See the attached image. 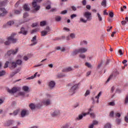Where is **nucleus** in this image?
Masks as SVG:
<instances>
[{
  "mask_svg": "<svg viewBox=\"0 0 128 128\" xmlns=\"http://www.w3.org/2000/svg\"><path fill=\"white\" fill-rule=\"evenodd\" d=\"M43 104H44V106H50V104H52V101L50 99H44L42 102L38 103L36 106L38 108H40Z\"/></svg>",
  "mask_w": 128,
  "mask_h": 128,
  "instance_id": "nucleus-1",
  "label": "nucleus"
},
{
  "mask_svg": "<svg viewBox=\"0 0 128 128\" xmlns=\"http://www.w3.org/2000/svg\"><path fill=\"white\" fill-rule=\"evenodd\" d=\"M14 36H16V34H12L8 38V40L4 42V44H6V46H8V44H10V42H12V44H16V39L14 38Z\"/></svg>",
  "mask_w": 128,
  "mask_h": 128,
  "instance_id": "nucleus-2",
  "label": "nucleus"
},
{
  "mask_svg": "<svg viewBox=\"0 0 128 128\" xmlns=\"http://www.w3.org/2000/svg\"><path fill=\"white\" fill-rule=\"evenodd\" d=\"M42 1V0H33V2L32 3V6L34 8H35V10H39L40 8V5H38L36 2H40Z\"/></svg>",
  "mask_w": 128,
  "mask_h": 128,
  "instance_id": "nucleus-3",
  "label": "nucleus"
},
{
  "mask_svg": "<svg viewBox=\"0 0 128 128\" xmlns=\"http://www.w3.org/2000/svg\"><path fill=\"white\" fill-rule=\"evenodd\" d=\"M50 26H47L44 30L41 32V34L42 36H48V34H50Z\"/></svg>",
  "mask_w": 128,
  "mask_h": 128,
  "instance_id": "nucleus-4",
  "label": "nucleus"
},
{
  "mask_svg": "<svg viewBox=\"0 0 128 128\" xmlns=\"http://www.w3.org/2000/svg\"><path fill=\"white\" fill-rule=\"evenodd\" d=\"M20 90V87H14L12 90L8 89V92L9 94H14Z\"/></svg>",
  "mask_w": 128,
  "mask_h": 128,
  "instance_id": "nucleus-5",
  "label": "nucleus"
},
{
  "mask_svg": "<svg viewBox=\"0 0 128 128\" xmlns=\"http://www.w3.org/2000/svg\"><path fill=\"white\" fill-rule=\"evenodd\" d=\"M84 16L86 18V20L88 21L92 20V13L90 12H86L84 14Z\"/></svg>",
  "mask_w": 128,
  "mask_h": 128,
  "instance_id": "nucleus-6",
  "label": "nucleus"
},
{
  "mask_svg": "<svg viewBox=\"0 0 128 128\" xmlns=\"http://www.w3.org/2000/svg\"><path fill=\"white\" fill-rule=\"evenodd\" d=\"M90 112H92V108H90L88 110V112L87 113H84L82 115H79L78 117L76 118V120H82L83 116H86V114H90Z\"/></svg>",
  "mask_w": 128,
  "mask_h": 128,
  "instance_id": "nucleus-7",
  "label": "nucleus"
},
{
  "mask_svg": "<svg viewBox=\"0 0 128 128\" xmlns=\"http://www.w3.org/2000/svg\"><path fill=\"white\" fill-rule=\"evenodd\" d=\"M78 88V84H76L72 86L70 90V92H72V94H74L76 92V90Z\"/></svg>",
  "mask_w": 128,
  "mask_h": 128,
  "instance_id": "nucleus-8",
  "label": "nucleus"
},
{
  "mask_svg": "<svg viewBox=\"0 0 128 128\" xmlns=\"http://www.w3.org/2000/svg\"><path fill=\"white\" fill-rule=\"evenodd\" d=\"M18 52V48H16L15 50H10L7 52V56H10V54H16V53Z\"/></svg>",
  "mask_w": 128,
  "mask_h": 128,
  "instance_id": "nucleus-9",
  "label": "nucleus"
},
{
  "mask_svg": "<svg viewBox=\"0 0 128 128\" xmlns=\"http://www.w3.org/2000/svg\"><path fill=\"white\" fill-rule=\"evenodd\" d=\"M0 11L1 13H0V16H4L6 14H8V12L4 8H2L0 6Z\"/></svg>",
  "mask_w": 128,
  "mask_h": 128,
  "instance_id": "nucleus-10",
  "label": "nucleus"
},
{
  "mask_svg": "<svg viewBox=\"0 0 128 128\" xmlns=\"http://www.w3.org/2000/svg\"><path fill=\"white\" fill-rule=\"evenodd\" d=\"M29 112L28 110H23L21 112V116L22 118H24L26 116H28Z\"/></svg>",
  "mask_w": 128,
  "mask_h": 128,
  "instance_id": "nucleus-11",
  "label": "nucleus"
},
{
  "mask_svg": "<svg viewBox=\"0 0 128 128\" xmlns=\"http://www.w3.org/2000/svg\"><path fill=\"white\" fill-rule=\"evenodd\" d=\"M10 70H14V68H16V63L14 62H12L10 63Z\"/></svg>",
  "mask_w": 128,
  "mask_h": 128,
  "instance_id": "nucleus-12",
  "label": "nucleus"
},
{
  "mask_svg": "<svg viewBox=\"0 0 128 128\" xmlns=\"http://www.w3.org/2000/svg\"><path fill=\"white\" fill-rule=\"evenodd\" d=\"M60 110H54L51 114L52 116H60Z\"/></svg>",
  "mask_w": 128,
  "mask_h": 128,
  "instance_id": "nucleus-13",
  "label": "nucleus"
},
{
  "mask_svg": "<svg viewBox=\"0 0 128 128\" xmlns=\"http://www.w3.org/2000/svg\"><path fill=\"white\" fill-rule=\"evenodd\" d=\"M56 86V82L54 81H50L48 83V86L50 90H52L54 88V86Z\"/></svg>",
  "mask_w": 128,
  "mask_h": 128,
  "instance_id": "nucleus-14",
  "label": "nucleus"
},
{
  "mask_svg": "<svg viewBox=\"0 0 128 128\" xmlns=\"http://www.w3.org/2000/svg\"><path fill=\"white\" fill-rule=\"evenodd\" d=\"M80 54H84L88 52V48H81L78 49Z\"/></svg>",
  "mask_w": 128,
  "mask_h": 128,
  "instance_id": "nucleus-15",
  "label": "nucleus"
},
{
  "mask_svg": "<svg viewBox=\"0 0 128 128\" xmlns=\"http://www.w3.org/2000/svg\"><path fill=\"white\" fill-rule=\"evenodd\" d=\"M18 34H22L24 36H26V34H28V30H26L24 28H22L20 32Z\"/></svg>",
  "mask_w": 128,
  "mask_h": 128,
  "instance_id": "nucleus-16",
  "label": "nucleus"
},
{
  "mask_svg": "<svg viewBox=\"0 0 128 128\" xmlns=\"http://www.w3.org/2000/svg\"><path fill=\"white\" fill-rule=\"evenodd\" d=\"M74 69L72 68V67H68L65 68L62 70L63 72H72Z\"/></svg>",
  "mask_w": 128,
  "mask_h": 128,
  "instance_id": "nucleus-17",
  "label": "nucleus"
},
{
  "mask_svg": "<svg viewBox=\"0 0 128 128\" xmlns=\"http://www.w3.org/2000/svg\"><path fill=\"white\" fill-rule=\"evenodd\" d=\"M32 42H33L32 44H30V46H36V44H38V42H36V36H34L32 40Z\"/></svg>",
  "mask_w": 128,
  "mask_h": 128,
  "instance_id": "nucleus-18",
  "label": "nucleus"
},
{
  "mask_svg": "<svg viewBox=\"0 0 128 128\" xmlns=\"http://www.w3.org/2000/svg\"><path fill=\"white\" fill-rule=\"evenodd\" d=\"M38 104H36V105H34V104L32 103L29 105V107L30 108L31 110H34V108H40V107L36 106H38Z\"/></svg>",
  "mask_w": 128,
  "mask_h": 128,
  "instance_id": "nucleus-19",
  "label": "nucleus"
},
{
  "mask_svg": "<svg viewBox=\"0 0 128 128\" xmlns=\"http://www.w3.org/2000/svg\"><path fill=\"white\" fill-rule=\"evenodd\" d=\"M14 24V21H10L7 23V24H4L3 26L4 28H6L8 26H12Z\"/></svg>",
  "mask_w": 128,
  "mask_h": 128,
  "instance_id": "nucleus-20",
  "label": "nucleus"
},
{
  "mask_svg": "<svg viewBox=\"0 0 128 128\" xmlns=\"http://www.w3.org/2000/svg\"><path fill=\"white\" fill-rule=\"evenodd\" d=\"M80 54V51H79L78 49H76L74 50L72 52V56H76V54Z\"/></svg>",
  "mask_w": 128,
  "mask_h": 128,
  "instance_id": "nucleus-21",
  "label": "nucleus"
},
{
  "mask_svg": "<svg viewBox=\"0 0 128 128\" xmlns=\"http://www.w3.org/2000/svg\"><path fill=\"white\" fill-rule=\"evenodd\" d=\"M14 120H8L7 122L8 126H12V124H14Z\"/></svg>",
  "mask_w": 128,
  "mask_h": 128,
  "instance_id": "nucleus-22",
  "label": "nucleus"
},
{
  "mask_svg": "<svg viewBox=\"0 0 128 128\" xmlns=\"http://www.w3.org/2000/svg\"><path fill=\"white\" fill-rule=\"evenodd\" d=\"M102 96V92H100L98 94V96H96L95 98L97 99V100H96L97 104H98L99 102L98 98H100V96Z\"/></svg>",
  "mask_w": 128,
  "mask_h": 128,
  "instance_id": "nucleus-23",
  "label": "nucleus"
},
{
  "mask_svg": "<svg viewBox=\"0 0 128 128\" xmlns=\"http://www.w3.org/2000/svg\"><path fill=\"white\" fill-rule=\"evenodd\" d=\"M24 9L26 12H28V10H30V8H28V4H24Z\"/></svg>",
  "mask_w": 128,
  "mask_h": 128,
  "instance_id": "nucleus-24",
  "label": "nucleus"
},
{
  "mask_svg": "<svg viewBox=\"0 0 128 128\" xmlns=\"http://www.w3.org/2000/svg\"><path fill=\"white\" fill-rule=\"evenodd\" d=\"M8 0H5L3 2H0V6H6V4H8Z\"/></svg>",
  "mask_w": 128,
  "mask_h": 128,
  "instance_id": "nucleus-25",
  "label": "nucleus"
},
{
  "mask_svg": "<svg viewBox=\"0 0 128 128\" xmlns=\"http://www.w3.org/2000/svg\"><path fill=\"white\" fill-rule=\"evenodd\" d=\"M97 16L98 18V20H99V22H102V16L100 15V13H97Z\"/></svg>",
  "mask_w": 128,
  "mask_h": 128,
  "instance_id": "nucleus-26",
  "label": "nucleus"
},
{
  "mask_svg": "<svg viewBox=\"0 0 128 128\" xmlns=\"http://www.w3.org/2000/svg\"><path fill=\"white\" fill-rule=\"evenodd\" d=\"M80 22H84V24H86V22H88V20H84V18H80Z\"/></svg>",
  "mask_w": 128,
  "mask_h": 128,
  "instance_id": "nucleus-27",
  "label": "nucleus"
},
{
  "mask_svg": "<svg viewBox=\"0 0 128 128\" xmlns=\"http://www.w3.org/2000/svg\"><path fill=\"white\" fill-rule=\"evenodd\" d=\"M84 44L86 46L88 44V42L86 40H83L80 42V46H84Z\"/></svg>",
  "mask_w": 128,
  "mask_h": 128,
  "instance_id": "nucleus-28",
  "label": "nucleus"
},
{
  "mask_svg": "<svg viewBox=\"0 0 128 128\" xmlns=\"http://www.w3.org/2000/svg\"><path fill=\"white\" fill-rule=\"evenodd\" d=\"M101 4L102 6H104V8H106V0H103Z\"/></svg>",
  "mask_w": 128,
  "mask_h": 128,
  "instance_id": "nucleus-29",
  "label": "nucleus"
},
{
  "mask_svg": "<svg viewBox=\"0 0 128 128\" xmlns=\"http://www.w3.org/2000/svg\"><path fill=\"white\" fill-rule=\"evenodd\" d=\"M36 74H38V72H36L34 76H31L30 77H29L27 78V80H34L36 76Z\"/></svg>",
  "mask_w": 128,
  "mask_h": 128,
  "instance_id": "nucleus-30",
  "label": "nucleus"
},
{
  "mask_svg": "<svg viewBox=\"0 0 128 128\" xmlns=\"http://www.w3.org/2000/svg\"><path fill=\"white\" fill-rule=\"evenodd\" d=\"M12 12L14 14H20V10H14L12 11Z\"/></svg>",
  "mask_w": 128,
  "mask_h": 128,
  "instance_id": "nucleus-31",
  "label": "nucleus"
},
{
  "mask_svg": "<svg viewBox=\"0 0 128 128\" xmlns=\"http://www.w3.org/2000/svg\"><path fill=\"white\" fill-rule=\"evenodd\" d=\"M104 128H112V125L110 123H107L104 126Z\"/></svg>",
  "mask_w": 128,
  "mask_h": 128,
  "instance_id": "nucleus-32",
  "label": "nucleus"
},
{
  "mask_svg": "<svg viewBox=\"0 0 128 128\" xmlns=\"http://www.w3.org/2000/svg\"><path fill=\"white\" fill-rule=\"evenodd\" d=\"M28 86H24L22 87V90H24V92H28Z\"/></svg>",
  "mask_w": 128,
  "mask_h": 128,
  "instance_id": "nucleus-33",
  "label": "nucleus"
},
{
  "mask_svg": "<svg viewBox=\"0 0 128 128\" xmlns=\"http://www.w3.org/2000/svg\"><path fill=\"white\" fill-rule=\"evenodd\" d=\"M55 20H56V22H60V20H62V18L60 17V16H56L55 18Z\"/></svg>",
  "mask_w": 128,
  "mask_h": 128,
  "instance_id": "nucleus-34",
  "label": "nucleus"
},
{
  "mask_svg": "<svg viewBox=\"0 0 128 128\" xmlns=\"http://www.w3.org/2000/svg\"><path fill=\"white\" fill-rule=\"evenodd\" d=\"M56 48V50H60L61 52H64L66 50V49H64V48H62V49L60 46H57Z\"/></svg>",
  "mask_w": 128,
  "mask_h": 128,
  "instance_id": "nucleus-35",
  "label": "nucleus"
},
{
  "mask_svg": "<svg viewBox=\"0 0 128 128\" xmlns=\"http://www.w3.org/2000/svg\"><path fill=\"white\" fill-rule=\"evenodd\" d=\"M46 24V21H42L40 22V26H44Z\"/></svg>",
  "mask_w": 128,
  "mask_h": 128,
  "instance_id": "nucleus-36",
  "label": "nucleus"
},
{
  "mask_svg": "<svg viewBox=\"0 0 128 128\" xmlns=\"http://www.w3.org/2000/svg\"><path fill=\"white\" fill-rule=\"evenodd\" d=\"M4 74H6V71L4 70L0 71V76H4Z\"/></svg>",
  "mask_w": 128,
  "mask_h": 128,
  "instance_id": "nucleus-37",
  "label": "nucleus"
},
{
  "mask_svg": "<svg viewBox=\"0 0 128 128\" xmlns=\"http://www.w3.org/2000/svg\"><path fill=\"white\" fill-rule=\"evenodd\" d=\"M22 61L20 60H18L16 61V64H18L19 66H20L22 64Z\"/></svg>",
  "mask_w": 128,
  "mask_h": 128,
  "instance_id": "nucleus-38",
  "label": "nucleus"
},
{
  "mask_svg": "<svg viewBox=\"0 0 128 128\" xmlns=\"http://www.w3.org/2000/svg\"><path fill=\"white\" fill-rule=\"evenodd\" d=\"M79 58L82 60H84V58H86V55H84V54H80L79 55Z\"/></svg>",
  "mask_w": 128,
  "mask_h": 128,
  "instance_id": "nucleus-39",
  "label": "nucleus"
},
{
  "mask_svg": "<svg viewBox=\"0 0 128 128\" xmlns=\"http://www.w3.org/2000/svg\"><path fill=\"white\" fill-rule=\"evenodd\" d=\"M85 66L89 68H92V64L88 62L85 64Z\"/></svg>",
  "mask_w": 128,
  "mask_h": 128,
  "instance_id": "nucleus-40",
  "label": "nucleus"
},
{
  "mask_svg": "<svg viewBox=\"0 0 128 128\" xmlns=\"http://www.w3.org/2000/svg\"><path fill=\"white\" fill-rule=\"evenodd\" d=\"M40 30V28H36L32 30L31 34H34V32H38Z\"/></svg>",
  "mask_w": 128,
  "mask_h": 128,
  "instance_id": "nucleus-41",
  "label": "nucleus"
},
{
  "mask_svg": "<svg viewBox=\"0 0 128 128\" xmlns=\"http://www.w3.org/2000/svg\"><path fill=\"white\" fill-rule=\"evenodd\" d=\"M90 94V90H87L84 94V96H88V94Z\"/></svg>",
  "mask_w": 128,
  "mask_h": 128,
  "instance_id": "nucleus-42",
  "label": "nucleus"
},
{
  "mask_svg": "<svg viewBox=\"0 0 128 128\" xmlns=\"http://www.w3.org/2000/svg\"><path fill=\"white\" fill-rule=\"evenodd\" d=\"M20 70H18L17 72H13L10 74V76L12 78V76H14L16 74H18V72H20Z\"/></svg>",
  "mask_w": 128,
  "mask_h": 128,
  "instance_id": "nucleus-43",
  "label": "nucleus"
},
{
  "mask_svg": "<svg viewBox=\"0 0 128 128\" xmlns=\"http://www.w3.org/2000/svg\"><path fill=\"white\" fill-rule=\"evenodd\" d=\"M20 112V110H15V111L14 112L13 114H14V116H16V114H18V112Z\"/></svg>",
  "mask_w": 128,
  "mask_h": 128,
  "instance_id": "nucleus-44",
  "label": "nucleus"
},
{
  "mask_svg": "<svg viewBox=\"0 0 128 128\" xmlns=\"http://www.w3.org/2000/svg\"><path fill=\"white\" fill-rule=\"evenodd\" d=\"M8 64H10V62L7 61L5 64H4V68H8Z\"/></svg>",
  "mask_w": 128,
  "mask_h": 128,
  "instance_id": "nucleus-45",
  "label": "nucleus"
},
{
  "mask_svg": "<svg viewBox=\"0 0 128 128\" xmlns=\"http://www.w3.org/2000/svg\"><path fill=\"white\" fill-rule=\"evenodd\" d=\"M120 122H122V120H120V118L116 120V122L117 124H120Z\"/></svg>",
  "mask_w": 128,
  "mask_h": 128,
  "instance_id": "nucleus-46",
  "label": "nucleus"
},
{
  "mask_svg": "<svg viewBox=\"0 0 128 128\" xmlns=\"http://www.w3.org/2000/svg\"><path fill=\"white\" fill-rule=\"evenodd\" d=\"M92 124L94 126H96V124H98V122L96 120H94Z\"/></svg>",
  "mask_w": 128,
  "mask_h": 128,
  "instance_id": "nucleus-47",
  "label": "nucleus"
},
{
  "mask_svg": "<svg viewBox=\"0 0 128 128\" xmlns=\"http://www.w3.org/2000/svg\"><path fill=\"white\" fill-rule=\"evenodd\" d=\"M63 76H64V75H63L62 74H59L57 76L58 78H63Z\"/></svg>",
  "mask_w": 128,
  "mask_h": 128,
  "instance_id": "nucleus-48",
  "label": "nucleus"
},
{
  "mask_svg": "<svg viewBox=\"0 0 128 128\" xmlns=\"http://www.w3.org/2000/svg\"><path fill=\"white\" fill-rule=\"evenodd\" d=\"M28 12H25L24 14V18H28Z\"/></svg>",
  "mask_w": 128,
  "mask_h": 128,
  "instance_id": "nucleus-49",
  "label": "nucleus"
},
{
  "mask_svg": "<svg viewBox=\"0 0 128 128\" xmlns=\"http://www.w3.org/2000/svg\"><path fill=\"white\" fill-rule=\"evenodd\" d=\"M90 116L94 118V116H96V115L94 114V113H90Z\"/></svg>",
  "mask_w": 128,
  "mask_h": 128,
  "instance_id": "nucleus-50",
  "label": "nucleus"
},
{
  "mask_svg": "<svg viewBox=\"0 0 128 128\" xmlns=\"http://www.w3.org/2000/svg\"><path fill=\"white\" fill-rule=\"evenodd\" d=\"M109 16H110V18H114V12H110L109 13Z\"/></svg>",
  "mask_w": 128,
  "mask_h": 128,
  "instance_id": "nucleus-51",
  "label": "nucleus"
},
{
  "mask_svg": "<svg viewBox=\"0 0 128 128\" xmlns=\"http://www.w3.org/2000/svg\"><path fill=\"white\" fill-rule=\"evenodd\" d=\"M69 126H68V124H65V125L62 126L61 128H68Z\"/></svg>",
  "mask_w": 128,
  "mask_h": 128,
  "instance_id": "nucleus-52",
  "label": "nucleus"
},
{
  "mask_svg": "<svg viewBox=\"0 0 128 128\" xmlns=\"http://www.w3.org/2000/svg\"><path fill=\"white\" fill-rule=\"evenodd\" d=\"M70 38H76V35H74V34H70Z\"/></svg>",
  "mask_w": 128,
  "mask_h": 128,
  "instance_id": "nucleus-53",
  "label": "nucleus"
},
{
  "mask_svg": "<svg viewBox=\"0 0 128 128\" xmlns=\"http://www.w3.org/2000/svg\"><path fill=\"white\" fill-rule=\"evenodd\" d=\"M109 106H114V102H110L108 104Z\"/></svg>",
  "mask_w": 128,
  "mask_h": 128,
  "instance_id": "nucleus-54",
  "label": "nucleus"
},
{
  "mask_svg": "<svg viewBox=\"0 0 128 128\" xmlns=\"http://www.w3.org/2000/svg\"><path fill=\"white\" fill-rule=\"evenodd\" d=\"M124 120L126 122H128V113L127 114V116H125Z\"/></svg>",
  "mask_w": 128,
  "mask_h": 128,
  "instance_id": "nucleus-55",
  "label": "nucleus"
},
{
  "mask_svg": "<svg viewBox=\"0 0 128 128\" xmlns=\"http://www.w3.org/2000/svg\"><path fill=\"white\" fill-rule=\"evenodd\" d=\"M68 12V10H64L61 12V14H66Z\"/></svg>",
  "mask_w": 128,
  "mask_h": 128,
  "instance_id": "nucleus-56",
  "label": "nucleus"
},
{
  "mask_svg": "<svg viewBox=\"0 0 128 128\" xmlns=\"http://www.w3.org/2000/svg\"><path fill=\"white\" fill-rule=\"evenodd\" d=\"M70 18L72 20L74 18H76V14H72L71 15Z\"/></svg>",
  "mask_w": 128,
  "mask_h": 128,
  "instance_id": "nucleus-57",
  "label": "nucleus"
},
{
  "mask_svg": "<svg viewBox=\"0 0 128 128\" xmlns=\"http://www.w3.org/2000/svg\"><path fill=\"white\" fill-rule=\"evenodd\" d=\"M82 4H83L84 6H86V0H83L82 2Z\"/></svg>",
  "mask_w": 128,
  "mask_h": 128,
  "instance_id": "nucleus-58",
  "label": "nucleus"
},
{
  "mask_svg": "<svg viewBox=\"0 0 128 128\" xmlns=\"http://www.w3.org/2000/svg\"><path fill=\"white\" fill-rule=\"evenodd\" d=\"M125 104H128V96H127L126 98V99H125Z\"/></svg>",
  "mask_w": 128,
  "mask_h": 128,
  "instance_id": "nucleus-59",
  "label": "nucleus"
},
{
  "mask_svg": "<svg viewBox=\"0 0 128 128\" xmlns=\"http://www.w3.org/2000/svg\"><path fill=\"white\" fill-rule=\"evenodd\" d=\"M110 116H111V118H112V116H114V111H112L110 112Z\"/></svg>",
  "mask_w": 128,
  "mask_h": 128,
  "instance_id": "nucleus-60",
  "label": "nucleus"
},
{
  "mask_svg": "<svg viewBox=\"0 0 128 128\" xmlns=\"http://www.w3.org/2000/svg\"><path fill=\"white\" fill-rule=\"evenodd\" d=\"M23 60H28V56H24Z\"/></svg>",
  "mask_w": 128,
  "mask_h": 128,
  "instance_id": "nucleus-61",
  "label": "nucleus"
},
{
  "mask_svg": "<svg viewBox=\"0 0 128 128\" xmlns=\"http://www.w3.org/2000/svg\"><path fill=\"white\" fill-rule=\"evenodd\" d=\"M126 24V20L122 21V26H124Z\"/></svg>",
  "mask_w": 128,
  "mask_h": 128,
  "instance_id": "nucleus-62",
  "label": "nucleus"
},
{
  "mask_svg": "<svg viewBox=\"0 0 128 128\" xmlns=\"http://www.w3.org/2000/svg\"><path fill=\"white\" fill-rule=\"evenodd\" d=\"M18 4H20V1H18L15 4V7L18 8Z\"/></svg>",
  "mask_w": 128,
  "mask_h": 128,
  "instance_id": "nucleus-63",
  "label": "nucleus"
},
{
  "mask_svg": "<svg viewBox=\"0 0 128 128\" xmlns=\"http://www.w3.org/2000/svg\"><path fill=\"white\" fill-rule=\"evenodd\" d=\"M94 126L92 124L89 126L88 128H94Z\"/></svg>",
  "mask_w": 128,
  "mask_h": 128,
  "instance_id": "nucleus-64",
  "label": "nucleus"
}]
</instances>
